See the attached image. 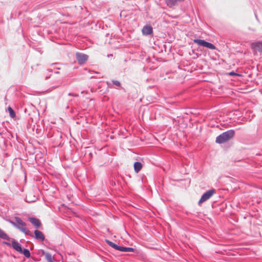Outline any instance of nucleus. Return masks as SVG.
Listing matches in <instances>:
<instances>
[{
	"label": "nucleus",
	"instance_id": "obj_1",
	"mask_svg": "<svg viewBox=\"0 0 262 262\" xmlns=\"http://www.w3.org/2000/svg\"><path fill=\"white\" fill-rule=\"evenodd\" d=\"M234 135V131L233 130H228L217 136L216 138V142L218 143H224L232 138Z\"/></svg>",
	"mask_w": 262,
	"mask_h": 262
},
{
	"label": "nucleus",
	"instance_id": "obj_2",
	"mask_svg": "<svg viewBox=\"0 0 262 262\" xmlns=\"http://www.w3.org/2000/svg\"><path fill=\"white\" fill-rule=\"evenodd\" d=\"M106 242L108 244V245H109L111 247L116 250L125 252H130L134 251V249L133 248L118 246L117 245L108 240H106Z\"/></svg>",
	"mask_w": 262,
	"mask_h": 262
},
{
	"label": "nucleus",
	"instance_id": "obj_3",
	"mask_svg": "<svg viewBox=\"0 0 262 262\" xmlns=\"http://www.w3.org/2000/svg\"><path fill=\"white\" fill-rule=\"evenodd\" d=\"M215 193V191L214 189H210L206 191L201 196L198 202L199 205H201L202 203L209 199Z\"/></svg>",
	"mask_w": 262,
	"mask_h": 262
},
{
	"label": "nucleus",
	"instance_id": "obj_4",
	"mask_svg": "<svg viewBox=\"0 0 262 262\" xmlns=\"http://www.w3.org/2000/svg\"><path fill=\"white\" fill-rule=\"evenodd\" d=\"M193 41L199 45L206 47L211 50H215L216 49L215 47L213 44L207 42L204 40L196 39H194Z\"/></svg>",
	"mask_w": 262,
	"mask_h": 262
},
{
	"label": "nucleus",
	"instance_id": "obj_5",
	"mask_svg": "<svg viewBox=\"0 0 262 262\" xmlns=\"http://www.w3.org/2000/svg\"><path fill=\"white\" fill-rule=\"evenodd\" d=\"M76 59L79 64H82L84 63L88 59V56L86 54L77 53L76 54Z\"/></svg>",
	"mask_w": 262,
	"mask_h": 262
},
{
	"label": "nucleus",
	"instance_id": "obj_6",
	"mask_svg": "<svg viewBox=\"0 0 262 262\" xmlns=\"http://www.w3.org/2000/svg\"><path fill=\"white\" fill-rule=\"evenodd\" d=\"M251 47L253 49L262 52V41L253 42L251 45Z\"/></svg>",
	"mask_w": 262,
	"mask_h": 262
},
{
	"label": "nucleus",
	"instance_id": "obj_7",
	"mask_svg": "<svg viewBox=\"0 0 262 262\" xmlns=\"http://www.w3.org/2000/svg\"><path fill=\"white\" fill-rule=\"evenodd\" d=\"M142 32L144 35H150L152 33V28L150 26L146 25L143 28Z\"/></svg>",
	"mask_w": 262,
	"mask_h": 262
},
{
	"label": "nucleus",
	"instance_id": "obj_8",
	"mask_svg": "<svg viewBox=\"0 0 262 262\" xmlns=\"http://www.w3.org/2000/svg\"><path fill=\"white\" fill-rule=\"evenodd\" d=\"M10 222L13 226L18 228L19 230H20L23 233H24L26 234H28V232H29V231L25 227L26 226H19L17 225L16 224L13 222L10 221Z\"/></svg>",
	"mask_w": 262,
	"mask_h": 262
},
{
	"label": "nucleus",
	"instance_id": "obj_9",
	"mask_svg": "<svg viewBox=\"0 0 262 262\" xmlns=\"http://www.w3.org/2000/svg\"><path fill=\"white\" fill-rule=\"evenodd\" d=\"M10 222L13 226L18 228L19 230H20L23 233H24L26 234H28V232H29V231L25 227L26 226H19L17 225L16 224L13 222L10 221Z\"/></svg>",
	"mask_w": 262,
	"mask_h": 262
},
{
	"label": "nucleus",
	"instance_id": "obj_10",
	"mask_svg": "<svg viewBox=\"0 0 262 262\" xmlns=\"http://www.w3.org/2000/svg\"><path fill=\"white\" fill-rule=\"evenodd\" d=\"M12 246L17 251L19 252H22V249L21 248L20 245L17 242L14 241H12Z\"/></svg>",
	"mask_w": 262,
	"mask_h": 262
},
{
	"label": "nucleus",
	"instance_id": "obj_11",
	"mask_svg": "<svg viewBox=\"0 0 262 262\" xmlns=\"http://www.w3.org/2000/svg\"><path fill=\"white\" fill-rule=\"evenodd\" d=\"M29 221L36 227H39L41 225L40 221L37 219L31 217L29 218Z\"/></svg>",
	"mask_w": 262,
	"mask_h": 262
},
{
	"label": "nucleus",
	"instance_id": "obj_12",
	"mask_svg": "<svg viewBox=\"0 0 262 262\" xmlns=\"http://www.w3.org/2000/svg\"><path fill=\"white\" fill-rule=\"evenodd\" d=\"M26 201L28 202H33L35 201V196L33 195L32 192H29L26 195Z\"/></svg>",
	"mask_w": 262,
	"mask_h": 262
},
{
	"label": "nucleus",
	"instance_id": "obj_13",
	"mask_svg": "<svg viewBox=\"0 0 262 262\" xmlns=\"http://www.w3.org/2000/svg\"><path fill=\"white\" fill-rule=\"evenodd\" d=\"M166 3L167 5L170 7H171L174 5H176L177 3L181 2L182 1H184V0H165Z\"/></svg>",
	"mask_w": 262,
	"mask_h": 262
},
{
	"label": "nucleus",
	"instance_id": "obj_14",
	"mask_svg": "<svg viewBox=\"0 0 262 262\" xmlns=\"http://www.w3.org/2000/svg\"><path fill=\"white\" fill-rule=\"evenodd\" d=\"M34 233H35V237L37 239H40L41 241L44 240L45 236L41 231L36 230L34 231Z\"/></svg>",
	"mask_w": 262,
	"mask_h": 262
},
{
	"label": "nucleus",
	"instance_id": "obj_15",
	"mask_svg": "<svg viewBox=\"0 0 262 262\" xmlns=\"http://www.w3.org/2000/svg\"><path fill=\"white\" fill-rule=\"evenodd\" d=\"M43 254L45 256V258L48 262H49L52 260H54V257L52 256V255L48 253V252H45L43 251Z\"/></svg>",
	"mask_w": 262,
	"mask_h": 262
},
{
	"label": "nucleus",
	"instance_id": "obj_16",
	"mask_svg": "<svg viewBox=\"0 0 262 262\" xmlns=\"http://www.w3.org/2000/svg\"><path fill=\"white\" fill-rule=\"evenodd\" d=\"M14 220L16 222V225L21 226H26V224L25 222H24L20 218L18 217H15Z\"/></svg>",
	"mask_w": 262,
	"mask_h": 262
},
{
	"label": "nucleus",
	"instance_id": "obj_17",
	"mask_svg": "<svg viewBox=\"0 0 262 262\" xmlns=\"http://www.w3.org/2000/svg\"><path fill=\"white\" fill-rule=\"evenodd\" d=\"M0 238H2L4 239L9 240L10 238L9 236L0 229Z\"/></svg>",
	"mask_w": 262,
	"mask_h": 262
},
{
	"label": "nucleus",
	"instance_id": "obj_18",
	"mask_svg": "<svg viewBox=\"0 0 262 262\" xmlns=\"http://www.w3.org/2000/svg\"><path fill=\"white\" fill-rule=\"evenodd\" d=\"M24 255L27 258L30 257V253L28 249H25L24 250H22V252Z\"/></svg>",
	"mask_w": 262,
	"mask_h": 262
},
{
	"label": "nucleus",
	"instance_id": "obj_19",
	"mask_svg": "<svg viewBox=\"0 0 262 262\" xmlns=\"http://www.w3.org/2000/svg\"><path fill=\"white\" fill-rule=\"evenodd\" d=\"M142 167V165H134V170L136 172H138Z\"/></svg>",
	"mask_w": 262,
	"mask_h": 262
},
{
	"label": "nucleus",
	"instance_id": "obj_20",
	"mask_svg": "<svg viewBox=\"0 0 262 262\" xmlns=\"http://www.w3.org/2000/svg\"><path fill=\"white\" fill-rule=\"evenodd\" d=\"M8 111H9L10 116L11 117L13 118L15 116V113H14V111L13 110V109L11 107L9 106L8 107Z\"/></svg>",
	"mask_w": 262,
	"mask_h": 262
},
{
	"label": "nucleus",
	"instance_id": "obj_21",
	"mask_svg": "<svg viewBox=\"0 0 262 262\" xmlns=\"http://www.w3.org/2000/svg\"><path fill=\"white\" fill-rule=\"evenodd\" d=\"M114 83L117 86H119L120 85V82L118 81H114Z\"/></svg>",
	"mask_w": 262,
	"mask_h": 262
},
{
	"label": "nucleus",
	"instance_id": "obj_22",
	"mask_svg": "<svg viewBox=\"0 0 262 262\" xmlns=\"http://www.w3.org/2000/svg\"><path fill=\"white\" fill-rule=\"evenodd\" d=\"M134 164H141V162H135Z\"/></svg>",
	"mask_w": 262,
	"mask_h": 262
},
{
	"label": "nucleus",
	"instance_id": "obj_23",
	"mask_svg": "<svg viewBox=\"0 0 262 262\" xmlns=\"http://www.w3.org/2000/svg\"><path fill=\"white\" fill-rule=\"evenodd\" d=\"M233 73H230V75H233Z\"/></svg>",
	"mask_w": 262,
	"mask_h": 262
}]
</instances>
